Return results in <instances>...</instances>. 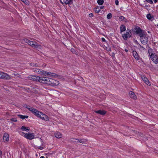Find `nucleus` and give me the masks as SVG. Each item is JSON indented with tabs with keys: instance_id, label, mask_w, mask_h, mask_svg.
I'll return each instance as SVG.
<instances>
[{
	"instance_id": "f257e3e1",
	"label": "nucleus",
	"mask_w": 158,
	"mask_h": 158,
	"mask_svg": "<svg viewBox=\"0 0 158 158\" xmlns=\"http://www.w3.org/2000/svg\"><path fill=\"white\" fill-rule=\"evenodd\" d=\"M24 107L28 109L35 116L38 118H40L42 120L47 121H49V118L47 115L37 110L26 104L25 105Z\"/></svg>"
},
{
	"instance_id": "f03ea898",
	"label": "nucleus",
	"mask_w": 158,
	"mask_h": 158,
	"mask_svg": "<svg viewBox=\"0 0 158 158\" xmlns=\"http://www.w3.org/2000/svg\"><path fill=\"white\" fill-rule=\"evenodd\" d=\"M140 36V40L141 43L144 45L147 44L148 42V39L144 33L142 34Z\"/></svg>"
},
{
	"instance_id": "7ed1b4c3",
	"label": "nucleus",
	"mask_w": 158,
	"mask_h": 158,
	"mask_svg": "<svg viewBox=\"0 0 158 158\" xmlns=\"http://www.w3.org/2000/svg\"><path fill=\"white\" fill-rule=\"evenodd\" d=\"M131 32L130 29H127L126 31V33L122 34V36L123 39L125 40H127L128 38L131 37Z\"/></svg>"
},
{
	"instance_id": "20e7f679",
	"label": "nucleus",
	"mask_w": 158,
	"mask_h": 158,
	"mask_svg": "<svg viewBox=\"0 0 158 158\" xmlns=\"http://www.w3.org/2000/svg\"><path fill=\"white\" fill-rule=\"evenodd\" d=\"M59 84L58 81L53 79L49 78L48 85L52 86H56L58 85Z\"/></svg>"
},
{
	"instance_id": "39448f33",
	"label": "nucleus",
	"mask_w": 158,
	"mask_h": 158,
	"mask_svg": "<svg viewBox=\"0 0 158 158\" xmlns=\"http://www.w3.org/2000/svg\"><path fill=\"white\" fill-rule=\"evenodd\" d=\"M0 78L3 79L9 80L11 78V77L6 73L0 72Z\"/></svg>"
},
{
	"instance_id": "423d86ee",
	"label": "nucleus",
	"mask_w": 158,
	"mask_h": 158,
	"mask_svg": "<svg viewBox=\"0 0 158 158\" xmlns=\"http://www.w3.org/2000/svg\"><path fill=\"white\" fill-rule=\"evenodd\" d=\"M22 133L24 135V136L25 138L29 140H31L34 138V135L33 133H24V132H22Z\"/></svg>"
},
{
	"instance_id": "0eeeda50",
	"label": "nucleus",
	"mask_w": 158,
	"mask_h": 158,
	"mask_svg": "<svg viewBox=\"0 0 158 158\" xmlns=\"http://www.w3.org/2000/svg\"><path fill=\"white\" fill-rule=\"evenodd\" d=\"M150 57L155 64L158 63V56L156 54H151Z\"/></svg>"
},
{
	"instance_id": "6e6552de",
	"label": "nucleus",
	"mask_w": 158,
	"mask_h": 158,
	"mask_svg": "<svg viewBox=\"0 0 158 158\" xmlns=\"http://www.w3.org/2000/svg\"><path fill=\"white\" fill-rule=\"evenodd\" d=\"M134 31L135 33L137 34H139V36L142 34L144 33V31L141 30L139 27L137 26L134 28Z\"/></svg>"
},
{
	"instance_id": "1a4fd4ad",
	"label": "nucleus",
	"mask_w": 158,
	"mask_h": 158,
	"mask_svg": "<svg viewBox=\"0 0 158 158\" xmlns=\"http://www.w3.org/2000/svg\"><path fill=\"white\" fill-rule=\"evenodd\" d=\"M28 78L29 80H31L39 82L40 77L36 76L30 75L28 77Z\"/></svg>"
},
{
	"instance_id": "9d476101",
	"label": "nucleus",
	"mask_w": 158,
	"mask_h": 158,
	"mask_svg": "<svg viewBox=\"0 0 158 158\" xmlns=\"http://www.w3.org/2000/svg\"><path fill=\"white\" fill-rule=\"evenodd\" d=\"M49 78L46 77H40L39 82L48 84Z\"/></svg>"
},
{
	"instance_id": "9b49d317",
	"label": "nucleus",
	"mask_w": 158,
	"mask_h": 158,
	"mask_svg": "<svg viewBox=\"0 0 158 158\" xmlns=\"http://www.w3.org/2000/svg\"><path fill=\"white\" fill-rule=\"evenodd\" d=\"M28 44L31 47L35 48H40V47H41V46L39 45L37 43L30 40Z\"/></svg>"
},
{
	"instance_id": "f8f14e48",
	"label": "nucleus",
	"mask_w": 158,
	"mask_h": 158,
	"mask_svg": "<svg viewBox=\"0 0 158 158\" xmlns=\"http://www.w3.org/2000/svg\"><path fill=\"white\" fill-rule=\"evenodd\" d=\"M141 78L144 82L148 85L150 86L151 83L149 82L148 79L145 76H142Z\"/></svg>"
},
{
	"instance_id": "ddd939ff",
	"label": "nucleus",
	"mask_w": 158,
	"mask_h": 158,
	"mask_svg": "<svg viewBox=\"0 0 158 158\" xmlns=\"http://www.w3.org/2000/svg\"><path fill=\"white\" fill-rule=\"evenodd\" d=\"M3 140L4 142H7L9 141V134L7 133H4L3 136Z\"/></svg>"
},
{
	"instance_id": "4468645a",
	"label": "nucleus",
	"mask_w": 158,
	"mask_h": 158,
	"mask_svg": "<svg viewBox=\"0 0 158 158\" xmlns=\"http://www.w3.org/2000/svg\"><path fill=\"white\" fill-rule=\"evenodd\" d=\"M133 56L134 57V58L137 60H139V56L137 52L135 51H133L132 52Z\"/></svg>"
},
{
	"instance_id": "2eb2a0df",
	"label": "nucleus",
	"mask_w": 158,
	"mask_h": 158,
	"mask_svg": "<svg viewBox=\"0 0 158 158\" xmlns=\"http://www.w3.org/2000/svg\"><path fill=\"white\" fill-rule=\"evenodd\" d=\"M95 112L102 115H104L106 114V112L104 110H99L97 111H95Z\"/></svg>"
},
{
	"instance_id": "dca6fc26",
	"label": "nucleus",
	"mask_w": 158,
	"mask_h": 158,
	"mask_svg": "<svg viewBox=\"0 0 158 158\" xmlns=\"http://www.w3.org/2000/svg\"><path fill=\"white\" fill-rule=\"evenodd\" d=\"M73 0H64V3L66 5H71L73 3Z\"/></svg>"
},
{
	"instance_id": "f3484780",
	"label": "nucleus",
	"mask_w": 158,
	"mask_h": 158,
	"mask_svg": "<svg viewBox=\"0 0 158 158\" xmlns=\"http://www.w3.org/2000/svg\"><path fill=\"white\" fill-rule=\"evenodd\" d=\"M120 33H122V32L125 31L126 30V27L124 25H122L120 27Z\"/></svg>"
},
{
	"instance_id": "a211bd4d",
	"label": "nucleus",
	"mask_w": 158,
	"mask_h": 158,
	"mask_svg": "<svg viewBox=\"0 0 158 158\" xmlns=\"http://www.w3.org/2000/svg\"><path fill=\"white\" fill-rule=\"evenodd\" d=\"M55 136L56 138H60L62 137V134L59 132H57L55 134Z\"/></svg>"
},
{
	"instance_id": "6ab92c4d",
	"label": "nucleus",
	"mask_w": 158,
	"mask_h": 158,
	"mask_svg": "<svg viewBox=\"0 0 158 158\" xmlns=\"http://www.w3.org/2000/svg\"><path fill=\"white\" fill-rule=\"evenodd\" d=\"M21 130L23 131H27L30 130V128L28 127H26L24 126H23L20 128Z\"/></svg>"
},
{
	"instance_id": "aec40b11",
	"label": "nucleus",
	"mask_w": 158,
	"mask_h": 158,
	"mask_svg": "<svg viewBox=\"0 0 158 158\" xmlns=\"http://www.w3.org/2000/svg\"><path fill=\"white\" fill-rule=\"evenodd\" d=\"M41 72L42 73H41V74H43L45 76H46V75H48L49 76L52 75V74H51V73H49L47 72L44 71L42 70Z\"/></svg>"
},
{
	"instance_id": "412c9836",
	"label": "nucleus",
	"mask_w": 158,
	"mask_h": 158,
	"mask_svg": "<svg viewBox=\"0 0 158 158\" xmlns=\"http://www.w3.org/2000/svg\"><path fill=\"white\" fill-rule=\"evenodd\" d=\"M94 10L96 13H98L101 11V10L99 9V7L98 6L94 8Z\"/></svg>"
},
{
	"instance_id": "4be33fe9",
	"label": "nucleus",
	"mask_w": 158,
	"mask_h": 158,
	"mask_svg": "<svg viewBox=\"0 0 158 158\" xmlns=\"http://www.w3.org/2000/svg\"><path fill=\"white\" fill-rule=\"evenodd\" d=\"M130 97L132 98L135 99V95L134 93L132 91H130L129 93Z\"/></svg>"
},
{
	"instance_id": "5701e85b",
	"label": "nucleus",
	"mask_w": 158,
	"mask_h": 158,
	"mask_svg": "<svg viewBox=\"0 0 158 158\" xmlns=\"http://www.w3.org/2000/svg\"><path fill=\"white\" fill-rule=\"evenodd\" d=\"M71 141L74 143H79V139H72Z\"/></svg>"
},
{
	"instance_id": "b1692460",
	"label": "nucleus",
	"mask_w": 158,
	"mask_h": 158,
	"mask_svg": "<svg viewBox=\"0 0 158 158\" xmlns=\"http://www.w3.org/2000/svg\"><path fill=\"white\" fill-rule=\"evenodd\" d=\"M42 70L40 69H38L37 68L34 69V72H36L39 74H41L42 73Z\"/></svg>"
},
{
	"instance_id": "393cba45",
	"label": "nucleus",
	"mask_w": 158,
	"mask_h": 158,
	"mask_svg": "<svg viewBox=\"0 0 158 158\" xmlns=\"http://www.w3.org/2000/svg\"><path fill=\"white\" fill-rule=\"evenodd\" d=\"M19 117L21 119H23L25 118H28V116L27 115H23L19 114L18 115Z\"/></svg>"
},
{
	"instance_id": "a878e982",
	"label": "nucleus",
	"mask_w": 158,
	"mask_h": 158,
	"mask_svg": "<svg viewBox=\"0 0 158 158\" xmlns=\"http://www.w3.org/2000/svg\"><path fill=\"white\" fill-rule=\"evenodd\" d=\"M87 140L86 139H79V143H84L87 142Z\"/></svg>"
},
{
	"instance_id": "bb28decb",
	"label": "nucleus",
	"mask_w": 158,
	"mask_h": 158,
	"mask_svg": "<svg viewBox=\"0 0 158 158\" xmlns=\"http://www.w3.org/2000/svg\"><path fill=\"white\" fill-rule=\"evenodd\" d=\"M137 44L139 46V47L140 50L141 51H144L146 50V49L143 47V46L141 45L140 44H139L137 42Z\"/></svg>"
},
{
	"instance_id": "cd10ccee",
	"label": "nucleus",
	"mask_w": 158,
	"mask_h": 158,
	"mask_svg": "<svg viewBox=\"0 0 158 158\" xmlns=\"http://www.w3.org/2000/svg\"><path fill=\"white\" fill-rule=\"evenodd\" d=\"M97 2L100 5H102L104 3V0H97Z\"/></svg>"
},
{
	"instance_id": "c85d7f7f",
	"label": "nucleus",
	"mask_w": 158,
	"mask_h": 158,
	"mask_svg": "<svg viewBox=\"0 0 158 158\" xmlns=\"http://www.w3.org/2000/svg\"><path fill=\"white\" fill-rule=\"evenodd\" d=\"M147 18L149 20H151L153 18V16L150 14L147 15Z\"/></svg>"
},
{
	"instance_id": "c756f323",
	"label": "nucleus",
	"mask_w": 158,
	"mask_h": 158,
	"mask_svg": "<svg viewBox=\"0 0 158 158\" xmlns=\"http://www.w3.org/2000/svg\"><path fill=\"white\" fill-rule=\"evenodd\" d=\"M30 65L33 67L39 66V65L35 63H31L30 64Z\"/></svg>"
},
{
	"instance_id": "7c9ffc66",
	"label": "nucleus",
	"mask_w": 158,
	"mask_h": 158,
	"mask_svg": "<svg viewBox=\"0 0 158 158\" xmlns=\"http://www.w3.org/2000/svg\"><path fill=\"white\" fill-rule=\"evenodd\" d=\"M119 19L122 21H124L126 22V19L123 16H120L119 17Z\"/></svg>"
},
{
	"instance_id": "2f4dec72",
	"label": "nucleus",
	"mask_w": 158,
	"mask_h": 158,
	"mask_svg": "<svg viewBox=\"0 0 158 158\" xmlns=\"http://www.w3.org/2000/svg\"><path fill=\"white\" fill-rule=\"evenodd\" d=\"M152 49L151 48H149V49H148V53L150 56H150H151V54H154V53H152Z\"/></svg>"
},
{
	"instance_id": "473e14b6",
	"label": "nucleus",
	"mask_w": 158,
	"mask_h": 158,
	"mask_svg": "<svg viewBox=\"0 0 158 158\" xmlns=\"http://www.w3.org/2000/svg\"><path fill=\"white\" fill-rule=\"evenodd\" d=\"M21 1L26 5H28L29 4V2L28 0H22Z\"/></svg>"
},
{
	"instance_id": "72a5a7b5",
	"label": "nucleus",
	"mask_w": 158,
	"mask_h": 158,
	"mask_svg": "<svg viewBox=\"0 0 158 158\" xmlns=\"http://www.w3.org/2000/svg\"><path fill=\"white\" fill-rule=\"evenodd\" d=\"M112 14L111 13L108 14L107 15V18L108 19H110L112 17Z\"/></svg>"
},
{
	"instance_id": "f704fd0d",
	"label": "nucleus",
	"mask_w": 158,
	"mask_h": 158,
	"mask_svg": "<svg viewBox=\"0 0 158 158\" xmlns=\"http://www.w3.org/2000/svg\"><path fill=\"white\" fill-rule=\"evenodd\" d=\"M105 49L107 51H111V48L109 46H108V47H105Z\"/></svg>"
},
{
	"instance_id": "c9c22d12",
	"label": "nucleus",
	"mask_w": 158,
	"mask_h": 158,
	"mask_svg": "<svg viewBox=\"0 0 158 158\" xmlns=\"http://www.w3.org/2000/svg\"><path fill=\"white\" fill-rule=\"evenodd\" d=\"M146 2L150 4H152L153 2L152 0H145Z\"/></svg>"
},
{
	"instance_id": "e433bc0d",
	"label": "nucleus",
	"mask_w": 158,
	"mask_h": 158,
	"mask_svg": "<svg viewBox=\"0 0 158 158\" xmlns=\"http://www.w3.org/2000/svg\"><path fill=\"white\" fill-rule=\"evenodd\" d=\"M10 120L12 122H16L17 121V120L15 118H11Z\"/></svg>"
},
{
	"instance_id": "4c0bfd02",
	"label": "nucleus",
	"mask_w": 158,
	"mask_h": 158,
	"mask_svg": "<svg viewBox=\"0 0 158 158\" xmlns=\"http://www.w3.org/2000/svg\"><path fill=\"white\" fill-rule=\"evenodd\" d=\"M23 40L25 42L27 43L28 44L30 41L28 39H23Z\"/></svg>"
},
{
	"instance_id": "58836bf2",
	"label": "nucleus",
	"mask_w": 158,
	"mask_h": 158,
	"mask_svg": "<svg viewBox=\"0 0 158 158\" xmlns=\"http://www.w3.org/2000/svg\"><path fill=\"white\" fill-rule=\"evenodd\" d=\"M89 16L90 17H91L94 16V15L92 13H90L89 14Z\"/></svg>"
},
{
	"instance_id": "ea45409f",
	"label": "nucleus",
	"mask_w": 158,
	"mask_h": 158,
	"mask_svg": "<svg viewBox=\"0 0 158 158\" xmlns=\"http://www.w3.org/2000/svg\"><path fill=\"white\" fill-rule=\"evenodd\" d=\"M119 2L118 0H116L115 1V3L116 5H118Z\"/></svg>"
},
{
	"instance_id": "a19ab883",
	"label": "nucleus",
	"mask_w": 158,
	"mask_h": 158,
	"mask_svg": "<svg viewBox=\"0 0 158 158\" xmlns=\"http://www.w3.org/2000/svg\"><path fill=\"white\" fill-rule=\"evenodd\" d=\"M102 42H107V41L104 38H102Z\"/></svg>"
},
{
	"instance_id": "79ce46f5",
	"label": "nucleus",
	"mask_w": 158,
	"mask_h": 158,
	"mask_svg": "<svg viewBox=\"0 0 158 158\" xmlns=\"http://www.w3.org/2000/svg\"><path fill=\"white\" fill-rule=\"evenodd\" d=\"M2 152L0 150V158H2Z\"/></svg>"
},
{
	"instance_id": "37998d69",
	"label": "nucleus",
	"mask_w": 158,
	"mask_h": 158,
	"mask_svg": "<svg viewBox=\"0 0 158 158\" xmlns=\"http://www.w3.org/2000/svg\"><path fill=\"white\" fill-rule=\"evenodd\" d=\"M99 9L101 10V9H102L104 8V6H99Z\"/></svg>"
},
{
	"instance_id": "c03bdc74",
	"label": "nucleus",
	"mask_w": 158,
	"mask_h": 158,
	"mask_svg": "<svg viewBox=\"0 0 158 158\" xmlns=\"http://www.w3.org/2000/svg\"><path fill=\"white\" fill-rule=\"evenodd\" d=\"M44 148L43 147H41V146H40L39 148V149L41 150H42V149H43Z\"/></svg>"
},
{
	"instance_id": "a18cd8bd",
	"label": "nucleus",
	"mask_w": 158,
	"mask_h": 158,
	"mask_svg": "<svg viewBox=\"0 0 158 158\" xmlns=\"http://www.w3.org/2000/svg\"><path fill=\"white\" fill-rule=\"evenodd\" d=\"M112 56L113 57H115V54L114 52L112 53Z\"/></svg>"
},
{
	"instance_id": "49530a36",
	"label": "nucleus",
	"mask_w": 158,
	"mask_h": 158,
	"mask_svg": "<svg viewBox=\"0 0 158 158\" xmlns=\"http://www.w3.org/2000/svg\"><path fill=\"white\" fill-rule=\"evenodd\" d=\"M71 51L72 52H75V50H74V49L73 48H72L71 49Z\"/></svg>"
},
{
	"instance_id": "de8ad7c7",
	"label": "nucleus",
	"mask_w": 158,
	"mask_h": 158,
	"mask_svg": "<svg viewBox=\"0 0 158 158\" xmlns=\"http://www.w3.org/2000/svg\"><path fill=\"white\" fill-rule=\"evenodd\" d=\"M60 2H61V3L62 4H64V2H63L61 0H60Z\"/></svg>"
},
{
	"instance_id": "09e8293b",
	"label": "nucleus",
	"mask_w": 158,
	"mask_h": 158,
	"mask_svg": "<svg viewBox=\"0 0 158 158\" xmlns=\"http://www.w3.org/2000/svg\"><path fill=\"white\" fill-rule=\"evenodd\" d=\"M153 1L155 3H156L157 2L158 0H153Z\"/></svg>"
},
{
	"instance_id": "8fccbe9b",
	"label": "nucleus",
	"mask_w": 158,
	"mask_h": 158,
	"mask_svg": "<svg viewBox=\"0 0 158 158\" xmlns=\"http://www.w3.org/2000/svg\"><path fill=\"white\" fill-rule=\"evenodd\" d=\"M40 158H45L43 156H41Z\"/></svg>"
},
{
	"instance_id": "3c124183",
	"label": "nucleus",
	"mask_w": 158,
	"mask_h": 158,
	"mask_svg": "<svg viewBox=\"0 0 158 158\" xmlns=\"http://www.w3.org/2000/svg\"><path fill=\"white\" fill-rule=\"evenodd\" d=\"M125 51L126 52H128V50H127V49H125Z\"/></svg>"
}]
</instances>
